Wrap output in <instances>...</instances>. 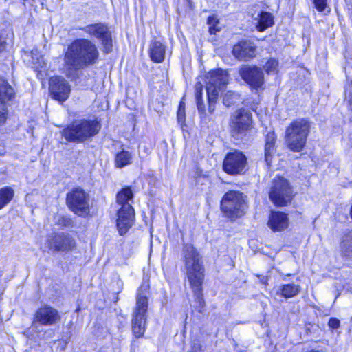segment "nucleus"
Masks as SVG:
<instances>
[{
    "label": "nucleus",
    "instance_id": "nucleus-1",
    "mask_svg": "<svg viewBox=\"0 0 352 352\" xmlns=\"http://www.w3.org/2000/svg\"><path fill=\"white\" fill-rule=\"evenodd\" d=\"M182 254L187 280L199 305L198 311L202 312L205 306L202 294V285L205 276L203 262L199 253L192 244H184Z\"/></svg>",
    "mask_w": 352,
    "mask_h": 352
},
{
    "label": "nucleus",
    "instance_id": "nucleus-2",
    "mask_svg": "<svg viewBox=\"0 0 352 352\" xmlns=\"http://www.w3.org/2000/svg\"><path fill=\"white\" fill-rule=\"evenodd\" d=\"M98 55L96 45H69L65 55L66 75L72 77L74 71L94 63Z\"/></svg>",
    "mask_w": 352,
    "mask_h": 352
},
{
    "label": "nucleus",
    "instance_id": "nucleus-3",
    "mask_svg": "<svg viewBox=\"0 0 352 352\" xmlns=\"http://www.w3.org/2000/svg\"><path fill=\"white\" fill-rule=\"evenodd\" d=\"M100 129V123L96 120L82 119L65 127L61 135L67 142L82 143L96 135Z\"/></svg>",
    "mask_w": 352,
    "mask_h": 352
},
{
    "label": "nucleus",
    "instance_id": "nucleus-4",
    "mask_svg": "<svg viewBox=\"0 0 352 352\" xmlns=\"http://www.w3.org/2000/svg\"><path fill=\"white\" fill-rule=\"evenodd\" d=\"M133 197L129 187L122 188L116 196L117 204L120 206L117 212L116 224L120 235L126 234L132 226L134 219V209L130 203Z\"/></svg>",
    "mask_w": 352,
    "mask_h": 352
},
{
    "label": "nucleus",
    "instance_id": "nucleus-5",
    "mask_svg": "<svg viewBox=\"0 0 352 352\" xmlns=\"http://www.w3.org/2000/svg\"><path fill=\"white\" fill-rule=\"evenodd\" d=\"M311 122L306 118L294 120L285 131V142L292 151H301L307 142L310 132Z\"/></svg>",
    "mask_w": 352,
    "mask_h": 352
},
{
    "label": "nucleus",
    "instance_id": "nucleus-6",
    "mask_svg": "<svg viewBox=\"0 0 352 352\" xmlns=\"http://www.w3.org/2000/svg\"><path fill=\"white\" fill-rule=\"evenodd\" d=\"M228 82V74L226 70L218 69L209 74L208 82L206 86L208 108L210 114L215 110V104L217 101L219 91L224 88Z\"/></svg>",
    "mask_w": 352,
    "mask_h": 352
},
{
    "label": "nucleus",
    "instance_id": "nucleus-7",
    "mask_svg": "<svg viewBox=\"0 0 352 352\" xmlns=\"http://www.w3.org/2000/svg\"><path fill=\"white\" fill-rule=\"evenodd\" d=\"M221 208L229 218L239 217L245 213L246 208L245 197L239 191H229L222 198Z\"/></svg>",
    "mask_w": 352,
    "mask_h": 352
},
{
    "label": "nucleus",
    "instance_id": "nucleus-8",
    "mask_svg": "<svg viewBox=\"0 0 352 352\" xmlns=\"http://www.w3.org/2000/svg\"><path fill=\"white\" fill-rule=\"evenodd\" d=\"M147 307L148 299L146 294L139 290L132 319V330L136 338L142 337L144 333Z\"/></svg>",
    "mask_w": 352,
    "mask_h": 352
},
{
    "label": "nucleus",
    "instance_id": "nucleus-9",
    "mask_svg": "<svg viewBox=\"0 0 352 352\" xmlns=\"http://www.w3.org/2000/svg\"><path fill=\"white\" fill-rule=\"evenodd\" d=\"M292 196L289 182L283 177L274 178L270 192L271 201L277 206H285L291 201Z\"/></svg>",
    "mask_w": 352,
    "mask_h": 352
},
{
    "label": "nucleus",
    "instance_id": "nucleus-10",
    "mask_svg": "<svg viewBox=\"0 0 352 352\" xmlns=\"http://www.w3.org/2000/svg\"><path fill=\"white\" fill-rule=\"evenodd\" d=\"M89 199L85 191L77 188L67 195V204L69 209L79 216H85L89 212Z\"/></svg>",
    "mask_w": 352,
    "mask_h": 352
},
{
    "label": "nucleus",
    "instance_id": "nucleus-11",
    "mask_svg": "<svg viewBox=\"0 0 352 352\" xmlns=\"http://www.w3.org/2000/svg\"><path fill=\"white\" fill-rule=\"evenodd\" d=\"M252 114L245 109H239L232 119L230 127L231 134L236 139L243 138L252 127Z\"/></svg>",
    "mask_w": 352,
    "mask_h": 352
},
{
    "label": "nucleus",
    "instance_id": "nucleus-12",
    "mask_svg": "<svg viewBox=\"0 0 352 352\" xmlns=\"http://www.w3.org/2000/svg\"><path fill=\"white\" fill-rule=\"evenodd\" d=\"M246 164L245 155L241 151H235L226 155L223 163V169L229 175H240L243 173Z\"/></svg>",
    "mask_w": 352,
    "mask_h": 352
},
{
    "label": "nucleus",
    "instance_id": "nucleus-13",
    "mask_svg": "<svg viewBox=\"0 0 352 352\" xmlns=\"http://www.w3.org/2000/svg\"><path fill=\"white\" fill-rule=\"evenodd\" d=\"M60 320V316L57 309L49 305H44L36 311L32 320V326L35 327L36 324L51 326L56 324Z\"/></svg>",
    "mask_w": 352,
    "mask_h": 352
},
{
    "label": "nucleus",
    "instance_id": "nucleus-14",
    "mask_svg": "<svg viewBox=\"0 0 352 352\" xmlns=\"http://www.w3.org/2000/svg\"><path fill=\"white\" fill-rule=\"evenodd\" d=\"M241 78L252 87L258 89L264 84V74L257 66H242L239 69Z\"/></svg>",
    "mask_w": 352,
    "mask_h": 352
},
{
    "label": "nucleus",
    "instance_id": "nucleus-15",
    "mask_svg": "<svg viewBox=\"0 0 352 352\" xmlns=\"http://www.w3.org/2000/svg\"><path fill=\"white\" fill-rule=\"evenodd\" d=\"M24 61L38 72L46 67V62L41 50L35 45H27L22 55Z\"/></svg>",
    "mask_w": 352,
    "mask_h": 352
},
{
    "label": "nucleus",
    "instance_id": "nucleus-16",
    "mask_svg": "<svg viewBox=\"0 0 352 352\" xmlns=\"http://www.w3.org/2000/svg\"><path fill=\"white\" fill-rule=\"evenodd\" d=\"M49 247L57 252L71 251L76 246L75 240L65 233L55 234L48 239Z\"/></svg>",
    "mask_w": 352,
    "mask_h": 352
},
{
    "label": "nucleus",
    "instance_id": "nucleus-17",
    "mask_svg": "<svg viewBox=\"0 0 352 352\" xmlns=\"http://www.w3.org/2000/svg\"><path fill=\"white\" fill-rule=\"evenodd\" d=\"M50 90L53 98L60 102L66 100L70 93V86L62 77L52 78L50 82Z\"/></svg>",
    "mask_w": 352,
    "mask_h": 352
},
{
    "label": "nucleus",
    "instance_id": "nucleus-18",
    "mask_svg": "<svg viewBox=\"0 0 352 352\" xmlns=\"http://www.w3.org/2000/svg\"><path fill=\"white\" fill-rule=\"evenodd\" d=\"M83 30L90 35L102 41L103 44H109L112 41L109 28L103 23L87 25Z\"/></svg>",
    "mask_w": 352,
    "mask_h": 352
},
{
    "label": "nucleus",
    "instance_id": "nucleus-19",
    "mask_svg": "<svg viewBox=\"0 0 352 352\" xmlns=\"http://www.w3.org/2000/svg\"><path fill=\"white\" fill-rule=\"evenodd\" d=\"M268 226L274 232H280L286 229L288 227L287 214L281 212H272Z\"/></svg>",
    "mask_w": 352,
    "mask_h": 352
},
{
    "label": "nucleus",
    "instance_id": "nucleus-20",
    "mask_svg": "<svg viewBox=\"0 0 352 352\" xmlns=\"http://www.w3.org/2000/svg\"><path fill=\"white\" fill-rule=\"evenodd\" d=\"M232 53L237 59L247 61L256 56V48L252 45H234Z\"/></svg>",
    "mask_w": 352,
    "mask_h": 352
},
{
    "label": "nucleus",
    "instance_id": "nucleus-21",
    "mask_svg": "<svg viewBox=\"0 0 352 352\" xmlns=\"http://www.w3.org/2000/svg\"><path fill=\"white\" fill-rule=\"evenodd\" d=\"M341 256L345 260L352 258V230L346 232L340 243Z\"/></svg>",
    "mask_w": 352,
    "mask_h": 352
},
{
    "label": "nucleus",
    "instance_id": "nucleus-22",
    "mask_svg": "<svg viewBox=\"0 0 352 352\" xmlns=\"http://www.w3.org/2000/svg\"><path fill=\"white\" fill-rule=\"evenodd\" d=\"M276 135L274 131L269 132L266 135L265 145V160L267 166H270L273 156L276 153L275 142Z\"/></svg>",
    "mask_w": 352,
    "mask_h": 352
},
{
    "label": "nucleus",
    "instance_id": "nucleus-23",
    "mask_svg": "<svg viewBox=\"0 0 352 352\" xmlns=\"http://www.w3.org/2000/svg\"><path fill=\"white\" fill-rule=\"evenodd\" d=\"M14 92L12 87L3 78H0V103L4 104L12 100Z\"/></svg>",
    "mask_w": 352,
    "mask_h": 352
},
{
    "label": "nucleus",
    "instance_id": "nucleus-24",
    "mask_svg": "<svg viewBox=\"0 0 352 352\" xmlns=\"http://www.w3.org/2000/svg\"><path fill=\"white\" fill-rule=\"evenodd\" d=\"M300 292V287L294 283L284 284L279 287L277 294L286 298L296 296Z\"/></svg>",
    "mask_w": 352,
    "mask_h": 352
},
{
    "label": "nucleus",
    "instance_id": "nucleus-25",
    "mask_svg": "<svg viewBox=\"0 0 352 352\" xmlns=\"http://www.w3.org/2000/svg\"><path fill=\"white\" fill-rule=\"evenodd\" d=\"M203 86L201 82H197L195 85V98L197 101V108L199 113L200 114L201 118H206V110L205 104L202 98Z\"/></svg>",
    "mask_w": 352,
    "mask_h": 352
},
{
    "label": "nucleus",
    "instance_id": "nucleus-26",
    "mask_svg": "<svg viewBox=\"0 0 352 352\" xmlns=\"http://www.w3.org/2000/svg\"><path fill=\"white\" fill-rule=\"evenodd\" d=\"M132 160V153L123 149L116 155L115 164L117 168H121L131 164Z\"/></svg>",
    "mask_w": 352,
    "mask_h": 352
},
{
    "label": "nucleus",
    "instance_id": "nucleus-27",
    "mask_svg": "<svg viewBox=\"0 0 352 352\" xmlns=\"http://www.w3.org/2000/svg\"><path fill=\"white\" fill-rule=\"evenodd\" d=\"M259 19L256 25V28L261 32L273 25L272 15L266 12H262L259 15Z\"/></svg>",
    "mask_w": 352,
    "mask_h": 352
},
{
    "label": "nucleus",
    "instance_id": "nucleus-28",
    "mask_svg": "<svg viewBox=\"0 0 352 352\" xmlns=\"http://www.w3.org/2000/svg\"><path fill=\"white\" fill-rule=\"evenodd\" d=\"M165 49L164 45H152L150 48V57L156 63L162 62L164 58Z\"/></svg>",
    "mask_w": 352,
    "mask_h": 352
},
{
    "label": "nucleus",
    "instance_id": "nucleus-29",
    "mask_svg": "<svg viewBox=\"0 0 352 352\" xmlns=\"http://www.w3.org/2000/svg\"><path fill=\"white\" fill-rule=\"evenodd\" d=\"M14 190L10 187L0 189V210L5 207L13 198Z\"/></svg>",
    "mask_w": 352,
    "mask_h": 352
},
{
    "label": "nucleus",
    "instance_id": "nucleus-30",
    "mask_svg": "<svg viewBox=\"0 0 352 352\" xmlns=\"http://www.w3.org/2000/svg\"><path fill=\"white\" fill-rule=\"evenodd\" d=\"M278 61L275 58H270L263 65V69L268 75H275L278 72Z\"/></svg>",
    "mask_w": 352,
    "mask_h": 352
},
{
    "label": "nucleus",
    "instance_id": "nucleus-31",
    "mask_svg": "<svg viewBox=\"0 0 352 352\" xmlns=\"http://www.w3.org/2000/svg\"><path fill=\"white\" fill-rule=\"evenodd\" d=\"M207 24L208 25L209 32L211 34H216L217 32H219L221 29L219 20L215 15L208 16L207 20Z\"/></svg>",
    "mask_w": 352,
    "mask_h": 352
},
{
    "label": "nucleus",
    "instance_id": "nucleus-32",
    "mask_svg": "<svg viewBox=\"0 0 352 352\" xmlns=\"http://www.w3.org/2000/svg\"><path fill=\"white\" fill-rule=\"evenodd\" d=\"M240 100V96L235 92L228 91L223 96V102L227 106L235 104Z\"/></svg>",
    "mask_w": 352,
    "mask_h": 352
},
{
    "label": "nucleus",
    "instance_id": "nucleus-33",
    "mask_svg": "<svg viewBox=\"0 0 352 352\" xmlns=\"http://www.w3.org/2000/svg\"><path fill=\"white\" fill-rule=\"evenodd\" d=\"M55 222L63 227H69L72 224V221L67 216L57 214L54 217Z\"/></svg>",
    "mask_w": 352,
    "mask_h": 352
},
{
    "label": "nucleus",
    "instance_id": "nucleus-34",
    "mask_svg": "<svg viewBox=\"0 0 352 352\" xmlns=\"http://www.w3.org/2000/svg\"><path fill=\"white\" fill-rule=\"evenodd\" d=\"M345 101L352 110V80L345 87Z\"/></svg>",
    "mask_w": 352,
    "mask_h": 352
},
{
    "label": "nucleus",
    "instance_id": "nucleus-35",
    "mask_svg": "<svg viewBox=\"0 0 352 352\" xmlns=\"http://www.w3.org/2000/svg\"><path fill=\"white\" fill-rule=\"evenodd\" d=\"M12 32L10 30H2L0 32V44H7L8 40H11Z\"/></svg>",
    "mask_w": 352,
    "mask_h": 352
},
{
    "label": "nucleus",
    "instance_id": "nucleus-36",
    "mask_svg": "<svg viewBox=\"0 0 352 352\" xmlns=\"http://www.w3.org/2000/svg\"><path fill=\"white\" fill-rule=\"evenodd\" d=\"M185 104L181 101L177 111V119L179 122H184L185 120Z\"/></svg>",
    "mask_w": 352,
    "mask_h": 352
},
{
    "label": "nucleus",
    "instance_id": "nucleus-37",
    "mask_svg": "<svg viewBox=\"0 0 352 352\" xmlns=\"http://www.w3.org/2000/svg\"><path fill=\"white\" fill-rule=\"evenodd\" d=\"M8 111L5 104H0V126L3 125L7 120Z\"/></svg>",
    "mask_w": 352,
    "mask_h": 352
},
{
    "label": "nucleus",
    "instance_id": "nucleus-38",
    "mask_svg": "<svg viewBox=\"0 0 352 352\" xmlns=\"http://www.w3.org/2000/svg\"><path fill=\"white\" fill-rule=\"evenodd\" d=\"M314 3L318 11L322 12L326 8L327 0H314Z\"/></svg>",
    "mask_w": 352,
    "mask_h": 352
},
{
    "label": "nucleus",
    "instance_id": "nucleus-39",
    "mask_svg": "<svg viewBox=\"0 0 352 352\" xmlns=\"http://www.w3.org/2000/svg\"><path fill=\"white\" fill-rule=\"evenodd\" d=\"M328 325L332 329H337L340 326V320L336 318H331L329 320Z\"/></svg>",
    "mask_w": 352,
    "mask_h": 352
},
{
    "label": "nucleus",
    "instance_id": "nucleus-40",
    "mask_svg": "<svg viewBox=\"0 0 352 352\" xmlns=\"http://www.w3.org/2000/svg\"><path fill=\"white\" fill-rule=\"evenodd\" d=\"M188 352H203V350L200 344L194 343Z\"/></svg>",
    "mask_w": 352,
    "mask_h": 352
},
{
    "label": "nucleus",
    "instance_id": "nucleus-41",
    "mask_svg": "<svg viewBox=\"0 0 352 352\" xmlns=\"http://www.w3.org/2000/svg\"><path fill=\"white\" fill-rule=\"evenodd\" d=\"M112 45H104V52L106 53H109L110 51H111Z\"/></svg>",
    "mask_w": 352,
    "mask_h": 352
}]
</instances>
